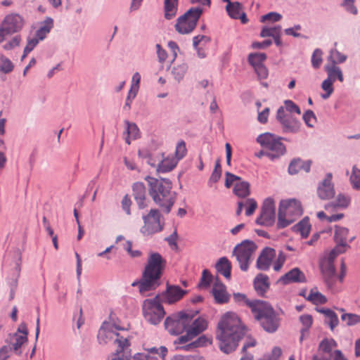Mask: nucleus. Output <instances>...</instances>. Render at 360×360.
Instances as JSON below:
<instances>
[{
    "instance_id": "e2e57ef3",
    "label": "nucleus",
    "mask_w": 360,
    "mask_h": 360,
    "mask_svg": "<svg viewBox=\"0 0 360 360\" xmlns=\"http://www.w3.org/2000/svg\"><path fill=\"white\" fill-rule=\"evenodd\" d=\"M21 41L20 36L16 35L14 37H13L9 41L6 43L3 48L4 49L8 51L14 49L16 46H18L20 44V42Z\"/></svg>"
},
{
    "instance_id": "58836bf2",
    "label": "nucleus",
    "mask_w": 360,
    "mask_h": 360,
    "mask_svg": "<svg viewBox=\"0 0 360 360\" xmlns=\"http://www.w3.org/2000/svg\"><path fill=\"white\" fill-rule=\"evenodd\" d=\"M188 70V65L186 63H181L178 65L174 66L172 70V75L174 79L180 82L184 77Z\"/></svg>"
},
{
    "instance_id": "4c0bfd02",
    "label": "nucleus",
    "mask_w": 360,
    "mask_h": 360,
    "mask_svg": "<svg viewBox=\"0 0 360 360\" xmlns=\"http://www.w3.org/2000/svg\"><path fill=\"white\" fill-rule=\"evenodd\" d=\"M306 299L314 304H322L327 302L326 296L319 292L316 288H314L310 290V292Z\"/></svg>"
},
{
    "instance_id": "2f4dec72",
    "label": "nucleus",
    "mask_w": 360,
    "mask_h": 360,
    "mask_svg": "<svg viewBox=\"0 0 360 360\" xmlns=\"http://www.w3.org/2000/svg\"><path fill=\"white\" fill-rule=\"evenodd\" d=\"M337 347V342L333 338L323 339L319 345L318 353L333 356L332 350Z\"/></svg>"
},
{
    "instance_id": "3c124183",
    "label": "nucleus",
    "mask_w": 360,
    "mask_h": 360,
    "mask_svg": "<svg viewBox=\"0 0 360 360\" xmlns=\"http://www.w3.org/2000/svg\"><path fill=\"white\" fill-rule=\"evenodd\" d=\"M221 175V167L220 164V160H217L215 163L214 169L210 177L208 184L210 186H211L212 183H216L217 182Z\"/></svg>"
},
{
    "instance_id": "79ce46f5",
    "label": "nucleus",
    "mask_w": 360,
    "mask_h": 360,
    "mask_svg": "<svg viewBox=\"0 0 360 360\" xmlns=\"http://www.w3.org/2000/svg\"><path fill=\"white\" fill-rule=\"evenodd\" d=\"M226 11L229 16L234 19H238L241 11V5L238 2L231 3L229 1V4L226 6Z\"/></svg>"
},
{
    "instance_id": "774afa93",
    "label": "nucleus",
    "mask_w": 360,
    "mask_h": 360,
    "mask_svg": "<svg viewBox=\"0 0 360 360\" xmlns=\"http://www.w3.org/2000/svg\"><path fill=\"white\" fill-rule=\"evenodd\" d=\"M134 360H158L154 355H151L150 353L143 352V353H137L134 357Z\"/></svg>"
},
{
    "instance_id": "2eb2a0df",
    "label": "nucleus",
    "mask_w": 360,
    "mask_h": 360,
    "mask_svg": "<svg viewBox=\"0 0 360 360\" xmlns=\"http://www.w3.org/2000/svg\"><path fill=\"white\" fill-rule=\"evenodd\" d=\"M276 220L275 202L273 198H267L263 202L260 215L256 223L264 226H271Z\"/></svg>"
},
{
    "instance_id": "6e6d98bb",
    "label": "nucleus",
    "mask_w": 360,
    "mask_h": 360,
    "mask_svg": "<svg viewBox=\"0 0 360 360\" xmlns=\"http://www.w3.org/2000/svg\"><path fill=\"white\" fill-rule=\"evenodd\" d=\"M187 150L186 147V143L184 141H179L176 147L175 150V159L178 160V162L181 160L186 154Z\"/></svg>"
},
{
    "instance_id": "a878e982",
    "label": "nucleus",
    "mask_w": 360,
    "mask_h": 360,
    "mask_svg": "<svg viewBox=\"0 0 360 360\" xmlns=\"http://www.w3.org/2000/svg\"><path fill=\"white\" fill-rule=\"evenodd\" d=\"M327 73V79L335 82L337 79L340 82L344 81V76L341 68L335 64H327L324 67Z\"/></svg>"
},
{
    "instance_id": "393cba45",
    "label": "nucleus",
    "mask_w": 360,
    "mask_h": 360,
    "mask_svg": "<svg viewBox=\"0 0 360 360\" xmlns=\"http://www.w3.org/2000/svg\"><path fill=\"white\" fill-rule=\"evenodd\" d=\"M311 163L310 160L304 161L300 158L294 159L289 165L288 172L290 174H296L301 170L309 172L311 168Z\"/></svg>"
},
{
    "instance_id": "dca6fc26",
    "label": "nucleus",
    "mask_w": 360,
    "mask_h": 360,
    "mask_svg": "<svg viewBox=\"0 0 360 360\" xmlns=\"http://www.w3.org/2000/svg\"><path fill=\"white\" fill-rule=\"evenodd\" d=\"M207 327V323L203 318L199 317L194 321H191V323L190 324L186 335L179 337L176 340H174V344L183 345L188 342L203 332Z\"/></svg>"
},
{
    "instance_id": "aec40b11",
    "label": "nucleus",
    "mask_w": 360,
    "mask_h": 360,
    "mask_svg": "<svg viewBox=\"0 0 360 360\" xmlns=\"http://www.w3.org/2000/svg\"><path fill=\"white\" fill-rule=\"evenodd\" d=\"M132 195L140 210H143L148 206L150 200L146 197V188L143 183L136 182L132 186Z\"/></svg>"
},
{
    "instance_id": "9d476101",
    "label": "nucleus",
    "mask_w": 360,
    "mask_h": 360,
    "mask_svg": "<svg viewBox=\"0 0 360 360\" xmlns=\"http://www.w3.org/2000/svg\"><path fill=\"white\" fill-rule=\"evenodd\" d=\"M192 316L184 312H179L172 316H168L165 321V326L172 335H179L187 330L191 323Z\"/></svg>"
},
{
    "instance_id": "4d7b16f0",
    "label": "nucleus",
    "mask_w": 360,
    "mask_h": 360,
    "mask_svg": "<svg viewBox=\"0 0 360 360\" xmlns=\"http://www.w3.org/2000/svg\"><path fill=\"white\" fill-rule=\"evenodd\" d=\"M244 202L246 207L245 214L247 216L252 215L257 207V203L253 198H248Z\"/></svg>"
},
{
    "instance_id": "1a4fd4ad",
    "label": "nucleus",
    "mask_w": 360,
    "mask_h": 360,
    "mask_svg": "<svg viewBox=\"0 0 360 360\" xmlns=\"http://www.w3.org/2000/svg\"><path fill=\"white\" fill-rule=\"evenodd\" d=\"M143 313L145 319L153 325H157L162 321L165 312L160 304L159 295L143 302Z\"/></svg>"
},
{
    "instance_id": "4468645a",
    "label": "nucleus",
    "mask_w": 360,
    "mask_h": 360,
    "mask_svg": "<svg viewBox=\"0 0 360 360\" xmlns=\"http://www.w3.org/2000/svg\"><path fill=\"white\" fill-rule=\"evenodd\" d=\"M276 120L285 133L295 134L300 131V121L292 115L285 112L283 106L279 107L277 110Z\"/></svg>"
},
{
    "instance_id": "c9c22d12",
    "label": "nucleus",
    "mask_w": 360,
    "mask_h": 360,
    "mask_svg": "<svg viewBox=\"0 0 360 360\" xmlns=\"http://www.w3.org/2000/svg\"><path fill=\"white\" fill-rule=\"evenodd\" d=\"M234 193L239 198H245L250 195V184L248 181H237L233 188Z\"/></svg>"
},
{
    "instance_id": "f704fd0d",
    "label": "nucleus",
    "mask_w": 360,
    "mask_h": 360,
    "mask_svg": "<svg viewBox=\"0 0 360 360\" xmlns=\"http://www.w3.org/2000/svg\"><path fill=\"white\" fill-rule=\"evenodd\" d=\"M178 0H165V17L167 20L172 19L175 16L177 11Z\"/></svg>"
},
{
    "instance_id": "49530a36",
    "label": "nucleus",
    "mask_w": 360,
    "mask_h": 360,
    "mask_svg": "<svg viewBox=\"0 0 360 360\" xmlns=\"http://www.w3.org/2000/svg\"><path fill=\"white\" fill-rule=\"evenodd\" d=\"M281 27L280 25H274V26H264L262 27L260 36L262 37H274L276 34L281 33Z\"/></svg>"
},
{
    "instance_id": "39448f33",
    "label": "nucleus",
    "mask_w": 360,
    "mask_h": 360,
    "mask_svg": "<svg viewBox=\"0 0 360 360\" xmlns=\"http://www.w3.org/2000/svg\"><path fill=\"white\" fill-rule=\"evenodd\" d=\"M251 310L255 319L266 332L274 333L278 329L280 318L268 302L261 301L252 303Z\"/></svg>"
},
{
    "instance_id": "ddd939ff",
    "label": "nucleus",
    "mask_w": 360,
    "mask_h": 360,
    "mask_svg": "<svg viewBox=\"0 0 360 360\" xmlns=\"http://www.w3.org/2000/svg\"><path fill=\"white\" fill-rule=\"evenodd\" d=\"M23 24V19L20 15L12 13L6 15L0 27V43L6 36L19 32Z\"/></svg>"
},
{
    "instance_id": "a211bd4d",
    "label": "nucleus",
    "mask_w": 360,
    "mask_h": 360,
    "mask_svg": "<svg viewBox=\"0 0 360 360\" xmlns=\"http://www.w3.org/2000/svg\"><path fill=\"white\" fill-rule=\"evenodd\" d=\"M333 175L327 173L324 179L319 184L317 195L321 200L333 198L335 194L334 185L332 183Z\"/></svg>"
},
{
    "instance_id": "13d9d810",
    "label": "nucleus",
    "mask_w": 360,
    "mask_h": 360,
    "mask_svg": "<svg viewBox=\"0 0 360 360\" xmlns=\"http://www.w3.org/2000/svg\"><path fill=\"white\" fill-rule=\"evenodd\" d=\"M146 352L150 353L151 355H154L156 358L158 359L159 357H164L167 352V349L164 346H161L159 348L154 347L148 349L146 351Z\"/></svg>"
},
{
    "instance_id": "6e6552de",
    "label": "nucleus",
    "mask_w": 360,
    "mask_h": 360,
    "mask_svg": "<svg viewBox=\"0 0 360 360\" xmlns=\"http://www.w3.org/2000/svg\"><path fill=\"white\" fill-rule=\"evenodd\" d=\"M202 13L200 7H192L177 19L176 30L182 34L191 32L196 27L197 22Z\"/></svg>"
},
{
    "instance_id": "9b49d317",
    "label": "nucleus",
    "mask_w": 360,
    "mask_h": 360,
    "mask_svg": "<svg viewBox=\"0 0 360 360\" xmlns=\"http://www.w3.org/2000/svg\"><path fill=\"white\" fill-rule=\"evenodd\" d=\"M256 249L255 243L249 240H245L234 248L233 255L236 256L242 271L248 270L251 257Z\"/></svg>"
},
{
    "instance_id": "7ed1b4c3",
    "label": "nucleus",
    "mask_w": 360,
    "mask_h": 360,
    "mask_svg": "<svg viewBox=\"0 0 360 360\" xmlns=\"http://www.w3.org/2000/svg\"><path fill=\"white\" fill-rule=\"evenodd\" d=\"M150 186L149 194L153 201L169 213L176 200V193L172 191V184L168 179H155L147 176L146 179Z\"/></svg>"
},
{
    "instance_id": "f03ea898",
    "label": "nucleus",
    "mask_w": 360,
    "mask_h": 360,
    "mask_svg": "<svg viewBox=\"0 0 360 360\" xmlns=\"http://www.w3.org/2000/svg\"><path fill=\"white\" fill-rule=\"evenodd\" d=\"M165 266L166 260L160 253H150L139 283V292L142 295H147L146 292L160 285V278Z\"/></svg>"
},
{
    "instance_id": "680f3d73",
    "label": "nucleus",
    "mask_w": 360,
    "mask_h": 360,
    "mask_svg": "<svg viewBox=\"0 0 360 360\" xmlns=\"http://www.w3.org/2000/svg\"><path fill=\"white\" fill-rule=\"evenodd\" d=\"M282 18V15L276 12H270L261 17V22L266 21L278 22Z\"/></svg>"
},
{
    "instance_id": "e433bc0d",
    "label": "nucleus",
    "mask_w": 360,
    "mask_h": 360,
    "mask_svg": "<svg viewBox=\"0 0 360 360\" xmlns=\"http://www.w3.org/2000/svg\"><path fill=\"white\" fill-rule=\"evenodd\" d=\"M319 311L326 316V317L328 319L327 323L329 325L330 330H333L339 323L338 315L330 309L323 308L319 309Z\"/></svg>"
},
{
    "instance_id": "a18cd8bd",
    "label": "nucleus",
    "mask_w": 360,
    "mask_h": 360,
    "mask_svg": "<svg viewBox=\"0 0 360 360\" xmlns=\"http://www.w3.org/2000/svg\"><path fill=\"white\" fill-rule=\"evenodd\" d=\"M349 181L354 189H360V169L356 165L352 167Z\"/></svg>"
},
{
    "instance_id": "f3484780",
    "label": "nucleus",
    "mask_w": 360,
    "mask_h": 360,
    "mask_svg": "<svg viewBox=\"0 0 360 360\" xmlns=\"http://www.w3.org/2000/svg\"><path fill=\"white\" fill-rule=\"evenodd\" d=\"M186 290L179 286L167 283V288L161 295H158L160 300L168 304H173L180 300L186 294Z\"/></svg>"
},
{
    "instance_id": "423d86ee",
    "label": "nucleus",
    "mask_w": 360,
    "mask_h": 360,
    "mask_svg": "<svg viewBox=\"0 0 360 360\" xmlns=\"http://www.w3.org/2000/svg\"><path fill=\"white\" fill-rule=\"evenodd\" d=\"M302 214L300 202L295 199L282 200L279 203L277 227L283 229Z\"/></svg>"
},
{
    "instance_id": "ea45409f",
    "label": "nucleus",
    "mask_w": 360,
    "mask_h": 360,
    "mask_svg": "<svg viewBox=\"0 0 360 360\" xmlns=\"http://www.w3.org/2000/svg\"><path fill=\"white\" fill-rule=\"evenodd\" d=\"M347 56L342 53H340L337 49H331L330 51V55L328 57V60L330 62V64H337L343 63L346 61Z\"/></svg>"
},
{
    "instance_id": "bf43d9fd",
    "label": "nucleus",
    "mask_w": 360,
    "mask_h": 360,
    "mask_svg": "<svg viewBox=\"0 0 360 360\" xmlns=\"http://www.w3.org/2000/svg\"><path fill=\"white\" fill-rule=\"evenodd\" d=\"M233 299H234L235 302H244L250 309H251L252 303H255L256 302H261V300H257L250 301L247 298V297L245 294L239 293V292L233 294Z\"/></svg>"
},
{
    "instance_id": "bb28decb",
    "label": "nucleus",
    "mask_w": 360,
    "mask_h": 360,
    "mask_svg": "<svg viewBox=\"0 0 360 360\" xmlns=\"http://www.w3.org/2000/svg\"><path fill=\"white\" fill-rule=\"evenodd\" d=\"M269 277L266 275L259 274L254 279V288L256 292L263 295L269 288Z\"/></svg>"
},
{
    "instance_id": "c756f323",
    "label": "nucleus",
    "mask_w": 360,
    "mask_h": 360,
    "mask_svg": "<svg viewBox=\"0 0 360 360\" xmlns=\"http://www.w3.org/2000/svg\"><path fill=\"white\" fill-rule=\"evenodd\" d=\"M215 268L217 272L222 274L225 278H231V264L226 257H221L217 264Z\"/></svg>"
},
{
    "instance_id": "5fc2aeb1",
    "label": "nucleus",
    "mask_w": 360,
    "mask_h": 360,
    "mask_svg": "<svg viewBox=\"0 0 360 360\" xmlns=\"http://www.w3.org/2000/svg\"><path fill=\"white\" fill-rule=\"evenodd\" d=\"M284 110L288 113H290L292 115V112H295L297 115L301 114V110L299 106L295 104L293 101L291 100H285L284 101Z\"/></svg>"
},
{
    "instance_id": "09e8293b",
    "label": "nucleus",
    "mask_w": 360,
    "mask_h": 360,
    "mask_svg": "<svg viewBox=\"0 0 360 360\" xmlns=\"http://www.w3.org/2000/svg\"><path fill=\"white\" fill-rule=\"evenodd\" d=\"M342 321H347V326H352L357 323H360V316L356 314L344 313L341 316Z\"/></svg>"
},
{
    "instance_id": "4be33fe9",
    "label": "nucleus",
    "mask_w": 360,
    "mask_h": 360,
    "mask_svg": "<svg viewBox=\"0 0 360 360\" xmlns=\"http://www.w3.org/2000/svg\"><path fill=\"white\" fill-rule=\"evenodd\" d=\"M280 281L285 285L290 283H305L306 277L298 268H294L281 277Z\"/></svg>"
},
{
    "instance_id": "864d4df0",
    "label": "nucleus",
    "mask_w": 360,
    "mask_h": 360,
    "mask_svg": "<svg viewBox=\"0 0 360 360\" xmlns=\"http://www.w3.org/2000/svg\"><path fill=\"white\" fill-rule=\"evenodd\" d=\"M300 321L303 325V328L301 329V333L303 334L307 332L313 323V319L311 315L304 314L300 316Z\"/></svg>"
},
{
    "instance_id": "338daca9",
    "label": "nucleus",
    "mask_w": 360,
    "mask_h": 360,
    "mask_svg": "<svg viewBox=\"0 0 360 360\" xmlns=\"http://www.w3.org/2000/svg\"><path fill=\"white\" fill-rule=\"evenodd\" d=\"M196 348L207 346L212 343V338L205 335H201L196 340L194 341Z\"/></svg>"
},
{
    "instance_id": "72a5a7b5",
    "label": "nucleus",
    "mask_w": 360,
    "mask_h": 360,
    "mask_svg": "<svg viewBox=\"0 0 360 360\" xmlns=\"http://www.w3.org/2000/svg\"><path fill=\"white\" fill-rule=\"evenodd\" d=\"M126 125V133L127 134L125 138V142L127 144L131 143V139H136L139 136V129L137 125L134 122H130L127 120L124 121Z\"/></svg>"
},
{
    "instance_id": "7c9ffc66",
    "label": "nucleus",
    "mask_w": 360,
    "mask_h": 360,
    "mask_svg": "<svg viewBox=\"0 0 360 360\" xmlns=\"http://www.w3.org/2000/svg\"><path fill=\"white\" fill-rule=\"evenodd\" d=\"M292 229L294 232L300 233L302 238H307L311 229L309 218L305 217L300 222L294 225Z\"/></svg>"
},
{
    "instance_id": "37998d69",
    "label": "nucleus",
    "mask_w": 360,
    "mask_h": 360,
    "mask_svg": "<svg viewBox=\"0 0 360 360\" xmlns=\"http://www.w3.org/2000/svg\"><path fill=\"white\" fill-rule=\"evenodd\" d=\"M349 230L347 228L335 226L334 240L335 243H347Z\"/></svg>"
},
{
    "instance_id": "0e129e2a",
    "label": "nucleus",
    "mask_w": 360,
    "mask_h": 360,
    "mask_svg": "<svg viewBox=\"0 0 360 360\" xmlns=\"http://www.w3.org/2000/svg\"><path fill=\"white\" fill-rule=\"evenodd\" d=\"M212 280V276L207 269H204L202 271L200 286L207 287L210 285Z\"/></svg>"
},
{
    "instance_id": "052dcab7",
    "label": "nucleus",
    "mask_w": 360,
    "mask_h": 360,
    "mask_svg": "<svg viewBox=\"0 0 360 360\" xmlns=\"http://www.w3.org/2000/svg\"><path fill=\"white\" fill-rule=\"evenodd\" d=\"M341 6L345 9L346 11L353 15H356L358 13L356 7L354 6V0H344Z\"/></svg>"
},
{
    "instance_id": "b1692460",
    "label": "nucleus",
    "mask_w": 360,
    "mask_h": 360,
    "mask_svg": "<svg viewBox=\"0 0 360 360\" xmlns=\"http://www.w3.org/2000/svg\"><path fill=\"white\" fill-rule=\"evenodd\" d=\"M27 340V336L20 335L18 333H15L12 335L10 334L5 342L6 343V345H10L11 347V350L13 349L15 352L20 354L21 353L20 351V347Z\"/></svg>"
},
{
    "instance_id": "f257e3e1",
    "label": "nucleus",
    "mask_w": 360,
    "mask_h": 360,
    "mask_svg": "<svg viewBox=\"0 0 360 360\" xmlns=\"http://www.w3.org/2000/svg\"><path fill=\"white\" fill-rule=\"evenodd\" d=\"M245 333V327L238 315L230 311L226 313L218 323L217 338L220 349L226 354L234 351Z\"/></svg>"
},
{
    "instance_id": "de8ad7c7",
    "label": "nucleus",
    "mask_w": 360,
    "mask_h": 360,
    "mask_svg": "<svg viewBox=\"0 0 360 360\" xmlns=\"http://www.w3.org/2000/svg\"><path fill=\"white\" fill-rule=\"evenodd\" d=\"M13 68L14 65L11 60L4 55H0V71L8 74L13 71Z\"/></svg>"
},
{
    "instance_id": "412c9836",
    "label": "nucleus",
    "mask_w": 360,
    "mask_h": 360,
    "mask_svg": "<svg viewBox=\"0 0 360 360\" xmlns=\"http://www.w3.org/2000/svg\"><path fill=\"white\" fill-rule=\"evenodd\" d=\"M276 256V251L271 248H265L257 260V266L259 269L266 271L270 267L272 259Z\"/></svg>"
},
{
    "instance_id": "f8f14e48",
    "label": "nucleus",
    "mask_w": 360,
    "mask_h": 360,
    "mask_svg": "<svg viewBox=\"0 0 360 360\" xmlns=\"http://www.w3.org/2000/svg\"><path fill=\"white\" fill-rule=\"evenodd\" d=\"M160 212L157 209H151L147 214L143 215L144 224L140 229V232L144 236H152L160 232L163 229L160 222Z\"/></svg>"
},
{
    "instance_id": "20e7f679",
    "label": "nucleus",
    "mask_w": 360,
    "mask_h": 360,
    "mask_svg": "<svg viewBox=\"0 0 360 360\" xmlns=\"http://www.w3.org/2000/svg\"><path fill=\"white\" fill-rule=\"evenodd\" d=\"M118 330H124V328L112 321L104 322L98 331V338L100 343L112 341L117 345L112 360H129L127 356L122 354L129 347L128 338L122 335Z\"/></svg>"
},
{
    "instance_id": "a19ab883",
    "label": "nucleus",
    "mask_w": 360,
    "mask_h": 360,
    "mask_svg": "<svg viewBox=\"0 0 360 360\" xmlns=\"http://www.w3.org/2000/svg\"><path fill=\"white\" fill-rule=\"evenodd\" d=\"M266 58V55L264 53H250L248 56V62L255 69L257 67L263 65V62Z\"/></svg>"
},
{
    "instance_id": "cd10ccee",
    "label": "nucleus",
    "mask_w": 360,
    "mask_h": 360,
    "mask_svg": "<svg viewBox=\"0 0 360 360\" xmlns=\"http://www.w3.org/2000/svg\"><path fill=\"white\" fill-rule=\"evenodd\" d=\"M157 171L160 173H166L172 171L177 165L178 160L174 157H167L163 160L158 158Z\"/></svg>"
},
{
    "instance_id": "0eeeda50",
    "label": "nucleus",
    "mask_w": 360,
    "mask_h": 360,
    "mask_svg": "<svg viewBox=\"0 0 360 360\" xmlns=\"http://www.w3.org/2000/svg\"><path fill=\"white\" fill-rule=\"evenodd\" d=\"M281 140V137L270 133L260 134L257 138V141L262 147L267 150V157L272 161L279 158L285 152V146Z\"/></svg>"
},
{
    "instance_id": "603ef678",
    "label": "nucleus",
    "mask_w": 360,
    "mask_h": 360,
    "mask_svg": "<svg viewBox=\"0 0 360 360\" xmlns=\"http://www.w3.org/2000/svg\"><path fill=\"white\" fill-rule=\"evenodd\" d=\"M302 119L306 125L310 128L314 127V123L316 121V117L311 110H308L304 113Z\"/></svg>"
},
{
    "instance_id": "473e14b6",
    "label": "nucleus",
    "mask_w": 360,
    "mask_h": 360,
    "mask_svg": "<svg viewBox=\"0 0 360 360\" xmlns=\"http://www.w3.org/2000/svg\"><path fill=\"white\" fill-rule=\"evenodd\" d=\"M53 25V19L51 18H46V19L42 22L41 26L37 30L35 37L39 41L44 40L46 35L50 32Z\"/></svg>"
},
{
    "instance_id": "69168bd1",
    "label": "nucleus",
    "mask_w": 360,
    "mask_h": 360,
    "mask_svg": "<svg viewBox=\"0 0 360 360\" xmlns=\"http://www.w3.org/2000/svg\"><path fill=\"white\" fill-rule=\"evenodd\" d=\"M138 91H132L131 89H129L128 95L127 96L125 103L123 106V109L126 111H129L131 109V105L134 99V98L136 96Z\"/></svg>"
},
{
    "instance_id": "5701e85b",
    "label": "nucleus",
    "mask_w": 360,
    "mask_h": 360,
    "mask_svg": "<svg viewBox=\"0 0 360 360\" xmlns=\"http://www.w3.org/2000/svg\"><path fill=\"white\" fill-rule=\"evenodd\" d=\"M212 295L219 304L226 303L229 300V295L226 292V286L220 281H217L212 288Z\"/></svg>"
},
{
    "instance_id": "6ab92c4d",
    "label": "nucleus",
    "mask_w": 360,
    "mask_h": 360,
    "mask_svg": "<svg viewBox=\"0 0 360 360\" xmlns=\"http://www.w3.org/2000/svg\"><path fill=\"white\" fill-rule=\"evenodd\" d=\"M319 267L326 285L330 289L333 288L336 281V270L334 264L321 259Z\"/></svg>"
},
{
    "instance_id": "c85d7f7f",
    "label": "nucleus",
    "mask_w": 360,
    "mask_h": 360,
    "mask_svg": "<svg viewBox=\"0 0 360 360\" xmlns=\"http://www.w3.org/2000/svg\"><path fill=\"white\" fill-rule=\"evenodd\" d=\"M350 202V199L349 197L345 196L342 194H339L336 199L325 205V209L326 210H334L338 207L346 208Z\"/></svg>"
},
{
    "instance_id": "c03bdc74",
    "label": "nucleus",
    "mask_w": 360,
    "mask_h": 360,
    "mask_svg": "<svg viewBox=\"0 0 360 360\" xmlns=\"http://www.w3.org/2000/svg\"><path fill=\"white\" fill-rule=\"evenodd\" d=\"M333 82L327 78L322 82L321 86L324 93L322 94L321 96L323 99H328L333 93Z\"/></svg>"
},
{
    "instance_id": "8fccbe9b",
    "label": "nucleus",
    "mask_w": 360,
    "mask_h": 360,
    "mask_svg": "<svg viewBox=\"0 0 360 360\" xmlns=\"http://www.w3.org/2000/svg\"><path fill=\"white\" fill-rule=\"evenodd\" d=\"M323 51L320 49H316L311 56V65L314 68L318 69L323 62Z\"/></svg>"
}]
</instances>
